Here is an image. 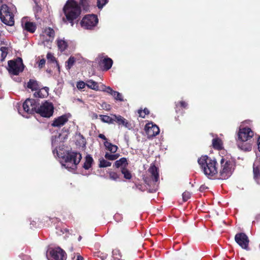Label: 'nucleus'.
<instances>
[{
    "label": "nucleus",
    "instance_id": "1",
    "mask_svg": "<svg viewBox=\"0 0 260 260\" xmlns=\"http://www.w3.org/2000/svg\"><path fill=\"white\" fill-rule=\"evenodd\" d=\"M65 137H62L61 134L53 136L52 138V152L55 155L56 153L58 157L62 158V165L68 169H75L77 165L80 161L82 156L80 153L76 152H67L66 154L62 155L60 149H57L58 147H60L61 143L65 139Z\"/></svg>",
    "mask_w": 260,
    "mask_h": 260
},
{
    "label": "nucleus",
    "instance_id": "2",
    "mask_svg": "<svg viewBox=\"0 0 260 260\" xmlns=\"http://www.w3.org/2000/svg\"><path fill=\"white\" fill-rule=\"evenodd\" d=\"M63 12L65 16L62 17V21L66 23L69 22L73 26V21L80 15L81 9L75 1L68 0L63 7Z\"/></svg>",
    "mask_w": 260,
    "mask_h": 260
},
{
    "label": "nucleus",
    "instance_id": "3",
    "mask_svg": "<svg viewBox=\"0 0 260 260\" xmlns=\"http://www.w3.org/2000/svg\"><path fill=\"white\" fill-rule=\"evenodd\" d=\"M253 135V132L249 127L240 128L237 141L238 147L243 151H250L252 146L249 141L252 138Z\"/></svg>",
    "mask_w": 260,
    "mask_h": 260
},
{
    "label": "nucleus",
    "instance_id": "4",
    "mask_svg": "<svg viewBox=\"0 0 260 260\" xmlns=\"http://www.w3.org/2000/svg\"><path fill=\"white\" fill-rule=\"evenodd\" d=\"M198 163L204 174L209 178L214 177L218 173L216 166V161L206 155L198 159Z\"/></svg>",
    "mask_w": 260,
    "mask_h": 260
},
{
    "label": "nucleus",
    "instance_id": "5",
    "mask_svg": "<svg viewBox=\"0 0 260 260\" xmlns=\"http://www.w3.org/2000/svg\"><path fill=\"white\" fill-rule=\"evenodd\" d=\"M16 9L14 6L3 5L0 7V19L5 24L13 26L14 24V15Z\"/></svg>",
    "mask_w": 260,
    "mask_h": 260
},
{
    "label": "nucleus",
    "instance_id": "6",
    "mask_svg": "<svg viewBox=\"0 0 260 260\" xmlns=\"http://www.w3.org/2000/svg\"><path fill=\"white\" fill-rule=\"evenodd\" d=\"M233 170V165L231 161L224 158L220 160V167L218 171L220 179H228L232 175Z\"/></svg>",
    "mask_w": 260,
    "mask_h": 260
},
{
    "label": "nucleus",
    "instance_id": "7",
    "mask_svg": "<svg viewBox=\"0 0 260 260\" xmlns=\"http://www.w3.org/2000/svg\"><path fill=\"white\" fill-rule=\"evenodd\" d=\"M46 257L48 260H66V252L60 247L50 248L46 252Z\"/></svg>",
    "mask_w": 260,
    "mask_h": 260
},
{
    "label": "nucleus",
    "instance_id": "8",
    "mask_svg": "<svg viewBox=\"0 0 260 260\" xmlns=\"http://www.w3.org/2000/svg\"><path fill=\"white\" fill-rule=\"evenodd\" d=\"M8 64V70L11 74L17 75L23 71L24 65L22 59L20 57L14 60H9Z\"/></svg>",
    "mask_w": 260,
    "mask_h": 260
},
{
    "label": "nucleus",
    "instance_id": "9",
    "mask_svg": "<svg viewBox=\"0 0 260 260\" xmlns=\"http://www.w3.org/2000/svg\"><path fill=\"white\" fill-rule=\"evenodd\" d=\"M54 106L52 103L45 102L42 103L37 109L36 113L44 117H50L52 116Z\"/></svg>",
    "mask_w": 260,
    "mask_h": 260
},
{
    "label": "nucleus",
    "instance_id": "10",
    "mask_svg": "<svg viewBox=\"0 0 260 260\" xmlns=\"http://www.w3.org/2000/svg\"><path fill=\"white\" fill-rule=\"evenodd\" d=\"M98 22L96 15L90 14L85 16L82 19L80 24L85 29H90L94 27Z\"/></svg>",
    "mask_w": 260,
    "mask_h": 260
},
{
    "label": "nucleus",
    "instance_id": "11",
    "mask_svg": "<svg viewBox=\"0 0 260 260\" xmlns=\"http://www.w3.org/2000/svg\"><path fill=\"white\" fill-rule=\"evenodd\" d=\"M235 240L242 248L248 249L249 239L246 234L243 233L237 234L235 236Z\"/></svg>",
    "mask_w": 260,
    "mask_h": 260
},
{
    "label": "nucleus",
    "instance_id": "12",
    "mask_svg": "<svg viewBox=\"0 0 260 260\" xmlns=\"http://www.w3.org/2000/svg\"><path fill=\"white\" fill-rule=\"evenodd\" d=\"M23 109L27 114L36 112L37 108L36 101L34 99H27L23 104Z\"/></svg>",
    "mask_w": 260,
    "mask_h": 260
},
{
    "label": "nucleus",
    "instance_id": "13",
    "mask_svg": "<svg viewBox=\"0 0 260 260\" xmlns=\"http://www.w3.org/2000/svg\"><path fill=\"white\" fill-rule=\"evenodd\" d=\"M55 32L51 27H46L44 29L40 36L41 39L45 43V42H52L54 38Z\"/></svg>",
    "mask_w": 260,
    "mask_h": 260
},
{
    "label": "nucleus",
    "instance_id": "14",
    "mask_svg": "<svg viewBox=\"0 0 260 260\" xmlns=\"http://www.w3.org/2000/svg\"><path fill=\"white\" fill-rule=\"evenodd\" d=\"M145 131L148 138L153 137L159 133V127L152 123H149L146 124Z\"/></svg>",
    "mask_w": 260,
    "mask_h": 260
},
{
    "label": "nucleus",
    "instance_id": "15",
    "mask_svg": "<svg viewBox=\"0 0 260 260\" xmlns=\"http://www.w3.org/2000/svg\"><path fill=\"white\" fill-rule=\"evenodd\" d=\"M253 179L257 184H260V158H257L253 166Z\"/></svg>",
    "mask_w": 260,
    "mask_h": 260
},
{
    "label": "nucleus",
    "instance_id": "16",
    "mask_svg": "<svg viewBox=\"0 0 260 260\" xmlns=\"http://www.w3.org/2000/svg\"><path fill=\"white\" fill-rule=\"evenodd\" d=\"M21 25L23 28L31 33H33L36 29V25L34 22L28 21L27 18H23L21 20Z\"/></svg>",
    "mask_w": 260,
    "mask_h": 260
},
{
    "label": "nucleus",
    "instance_id": "17",
    "mask_svg": "<svg viewBox=\"0 0 260 260\" xmlns=\"http://www.w3.org/2000/svg\"><path fill=\"white\" fill-rule=\"evenodd\" d=\"M114 121H116L118 124L122 125L125 127L130 129L132 127L131 124L128 121L120 115H113Z\"/></svg>",
    "mask_w": 260,
    "mask_h": 260
},
{
    "label": "nucleus",
    "instance_id": "18",
    "mask_svg": "<svg viewBox=\"0 0 260 260\" xmlns=\"http://www.w3.org/2000/svg\"><path fill=\"white\" fill-rule=\"evenodd\" d=\"M69 117L67 115H63L54 119L52 125L53 126L60 127L64 125L68 120Z\"/></svg>",
    "mask_w": 260,
    "mask_h": 260
},
{
    "label": "nucleus",
    "instance_id": "19",
    "mask_svg": "<svg viewBox=\"0 0 260 260\" xmlns=\"http://www.w3.org/2000/svg\"><path fill=\"white\" fill-rule=\"evenodd\" d=\"M153 181L157 182L159 179V174L157 168L154 166H151L148 170Z\"/></svg>",
    "mask_w": 260,
    "mask_h": 260
},
{
    "label": "nucleus",
    "instance_id": "20",
    "mask_svg": "<svg viewBox=\"0 0 260 260\" xmlns=\"http://www.w3.org/2000/svg\"><path fill=\"white\" fill-rule=\"evenodd\" d=\"M48 91L49 88L45 87L36 91L34 93V96L36 98H44L48 95Z\"/></svg>",
    "mask_w": 260,
    "mask_h": 260
},
{
    "label": "nucleus",
    "instance_id": "21",
    "mask_svg": "<svg viewBox=\"0 0 260 260\" xmlns=\"http://www.w3.org/2000/svg\"><path fill=\"white\" fill-rule=\"evenodd\" d=\"M112 64L113 61L110 58H105L101 62V64L103 66L105 70H109L111 68Z\"/></svg>",
    "mask_w": 260,
    "mask_h": 260
},
{
    "label": "nucleus",
    "instance_id": "22",
    "mask_svg": "<svg viewBox=\"0 0 260 260\" xmlns=\"http://www.w3.org/2000/svg\"><path fill=\"white\" fill-rule=\"evenodd\" d=\"M104 144L106 149L111 153H115L117 150L118 147L116 145H113L107 141H105Z\"/></svg>",
    "mask_w": 260,
    "mask_h": 260
},
{
    "label": "nucleus",
    "instance_id": "23",
    "mask_svg": "<svg viewBox=\"0 0 260 260\" xmlns=\"http://www.w3.org/2000/svg\"><path fill=\"white\" fill-rule=\"evenodd\" d=\"M127 164L126 159L124 157H122L120 159L116 160L115 162L114 166L117 168L121 167L122 169L125 168Z\"/></svg>",
    "mask_w": 260,
    "mask_h": 260
},
{
    "label": "nucleus",
    "instance_id": "24",
    "mask_svg": "<svg viewBox=\"0 0 260 260\" xmlns=\"http://www.w3.org/2000/svg\"><path fill=\"white\" fill-rule=\"evenodd\" d=\"M58 49L61 51L65 50L68 46L67 42L63 39H59L57 40Z\"/></svg>",
    "mask_w": 260,
    "mask_h": 260
},
{
    "label": "nucleus",
    "instance_id": "25",
    "mask_svg": "<svg viewBox=\"0 0 260 260\" xmlns=\"http://www.w3.org/2000/svg\"><path fill=\"white\" fill-rule=\"evenodd\" d=\"M212 146L216 149H221L222 148V142L221 139L216 137L212 140Z\"/></svg>",
    "mask_w": 260,
    "mask_h": 260
},
{
    "label": "nucleus",
    "instance_id": "26",
    "mask_svg": "<svg viewBox=\"0 0 260 260\" xmlns=\"http://www.w3.org/2000/svg\"><path fill=\"white\" fill-rule=\"evenodd\" d=\"M92 162V157L89 155H86L85 157V161L84 163L83 168L86 170L89 169L91 167Z\"/></svg>",
    "mask_w": 260,
    "mask_h": 260
},
{
    "label": "nucleus",
    "instance_id": "27",
    "mask_svg": "<svg viewBox=\"0 0 260 260\" xmlns=\"http://www.w3.org/2000/svg\"><path fill=\"white\" fill-rule=\"evenodd\" d=\"M86 86L89 88L95 90H100V89L99 88L98 83L92 80H90L87 81Z\"/></svg>",
    "mask_w": 260,
    "mask_h": 260
},
{
    "label": "nucleus",
    "instance_id": "28",
    "mask_svg": "<svg viewBox=\"0 0 260 260\" xmlns=\"http://www.w3.org/2000/svg\"><path fill=\"white\" fill-rule=\"evenodd\" d=\"M27 87L32 90H38L39 89V85L36 81L30 80L27 84Z\"/></svg>",
    "mask_w": 260,
    "mask_h": 260
},
{
    "label": "nucleus",
    "instance_id": "29",
    "mask_svg": "<svg viewBox=\"0 0 260 260\" xmlns=\"http://www.w3.org/2000/svg\"><path fill=\"white\" fill-rule=\"evenodd\" d=\"M76 61V58L74 57L71 56L66 62V68L67 70H69L73 66Z\"/></svg>",
    "mask_w": 260,
    "mask_h": 260
},
{
    "label": "nucleus",
    "instance_id": "30",
    "mask_svg": "<svg viewBox=\"0 0 260 260\" xmlns=\"http://www.w3.org/2000/svg\"><path fill=\"white\" fill-rule=\"evenodd\" d=\"M100 90L106 92L112 96H115V93H116V91L113 90L110 86H106L105 85L102 86Z\"/></svg>",
    "mask_w": 260,
    "mask_h": 260
},
{
    "label": "nucleus",
    "instance_id": "31",
    "mask_svg": "<svg viewBox=\"0 0 260 260\" xmlns=\"http://www.w3.org/2000/svg\"><path fill=\"white\" fill-rule=\"evenodd\" d=\"M100 116L101 117V120L104 122L108 123H112L114 122V118L113 117H111L107 115H101Z\"/></svg>",
    "mask_w": 260,
    "mask_h": 260
},
{
    "label": "nucleus",
    "instance_id": "32",
    "mask_svg": "<svg viewBox=\"0 0 260 260\" xmlns=\"http://www.w3.org/2000/svg\"><path fill=\"white\" fill-rule=\"evenodd\" d=\"M105 157L106 159L111 160H116L119 157V154H110L109 153H106L105 154Z\"/></svg>",
    "mask_w": 260,
    "mask_h": 260
},
{
    "label": "nucleus",
    "instance_id": "33",
    "mask_svg": "<svg viewBox=\"0 0 260 260\" xmlns=\"http://www.w3.org/2000/svg\"><path fill=\"white\" fill-rule=\"evenodd\" d=\"M111 165V163L104 159H100L99 167L100 168H104L110 167Z\"/></svg>",
    "mask_w": 260,
    "mask_h": 260
},
{
    "label": "nucleus",
    "instance_id": "34",
    "mask_svg": "<svg viewBox=\"0 0 260 260\" xmlns=\"http://www.w3.org/2000/svg\"><path fill=\"white\" fill-rule=\"evenodd\" d=\"M121 173L124 175V177L126 179H130L132 178L131 172L126 168L121 169Z\"/></svg>",
    "mask_w": 260,
    "mask_h": 260
},
{
    "label": "nucleus",
    "instance_id": "35",
    "mask_svg": "<svg viewBox=\"0 0 260 260\" xmlns=\"http://www.w3.org/2000/svg\"><path fill=\"white\" fill-rule=\"evenodd\" d=\"M1 53V60L3 61L5 59L8 54V48L6 47H2L0 49Z\"/></svg>",
    "mask_w": 260,
    "mask_h": 260
},
{
    "label": "nucleus",
    "instance_id": "36",
    "mask_svg": "<svg viewBox=\"0 0 260 260\" xmlns=\"http://www.w3.org/2000/svg\"><path fill=\"white\" fill-rule=\"evenodd\" d=\"M108 2V0H97V6L99 9H102Z\"/></svg>",
    "mask_w": 260,
    "mask_h": 260
},
{
    "label": "nucleus",
    "instance_id": "37",
    "mask_svg": "<svg viewBox=\"0 0 260 260\" xmlns=\"http://www.w3.org/2000/svg\"><path fill=\"white\" fill-rule=\"evenodd\" d=\"M191 197V193L188 191H185L182 193V199L183 201H187Z\"/></svg>",
    "mask_w": 260,
    "mask_h": 260
},
{
    "label": "nucleus",
    "instance_id": "38",
    "mask_svg": "<svg viewBox=\"0 0 260 260\" xmlns=\"http://www.w3.org/2000/svg\"><path fill=\"white\" fill-rule=\"evenodd\" d=\"M110 178L113 180H117L119 178V175L115 172H110L109 174Z\"/></svg>",
    "mask_w": 260,
    "mask_h": 260
},
{
    "label": "nucleus",
    "instance_id": "39",
    "mask_svg": "<svg viewBox=\"0 0 260 260\" xmlns=\"http://www.w3.org/2000/svg\"><path fill=\"white\" fill-rule=\"evenodd\" d=\"M86 85V83H85L83 81H79L77 82V87L79 89H83L85 86Z\"/></svg>",
    "mask_w": 260,
    "mask_h": 260
},
{
    "label": "nucleus",
    "instance_id": "40",
    "mask_svg": "<svg viewBox=\"0 0 260 260\" xmlns=\"http://www.w3.org/2000/svg\"><path fill=\"white\" fill-rule=\"evenodd\" d=\"M116 93H115V96H113L114 97V98L116 100L120 101H123V99H122V96L121 94L120 93L116 91Z\"/></svg>",
    "mask_w": 260,
    "mask_h": 260
},
{
    "label": "nucleus",
    "instance_id": "41",
    "mask_svg": "<svg viewBox=\"0 0 260 260\" xmlns=\"http://www.w3.org/2000/svg\"><path fill=\"white\" fill-rule=\"evenodd\" d=\"M47 58L48 60H50L51 62H53L55 61V58L53 56V54L51 53H48L47 54Z\"/></svg>",
    "mask_w": 260,
    "mask_h": 260
},
{
    "label": "nucleus",
    "instance_id": "42",
    "mask_svg": "<svg viewBox=\"0 0 260 260\" xmlns=\"http://www.w3.org/2000/svg\"><path fill=\"white\" fill-rule=\"evenodd\" d=\"M143 111V112L144 113V115H142V111H139V113L140 116L141 117H142V118H144L146 114H149V110L147 109H145Z\"/></svg>",
    "mask_w": 260,
    "mask_h": 260
},
{
    "label": "nucleus",
    "instance_id": "43",
    "mask_svg": "<svg viewBox=\"0 0 260 260\" xmlns=\"http://www.w3.org/2000/svg\"><path fill=\"white\" fill-rule=\"evenodd\" d=\"M45 63V60L44 59H42L40 60L39 63V67L40 68H42Z\"/></svg>",
    "mask_w": 260,
    "mask_h": 260
},
{
    "label": "nucleus",
    "instance_id": "44",
    "mask_svg": "<svg viewBox=\"0 0 260 260\" xmlns=\"http://www.w3.org/2000/svg\"><path fill=\"white\" fill-rule=\"evenodd\" d=\"M102 107H103L104 109H106V110H109V109H110V105H107L106 103H104V104L102 105Z\"/></svg>",
    "mask_w": 260,
    "mask_h": 260
},
{
    "label": "nucleus",
    "instance_id": "45",
    "mask_svg": "<svg viewBox=\"0 0 260 260\" xmlns=\"http://www.w3.org/2000/svg\"><path fill=\"white\" fill-rule=\"evenodd\" d=\"M99 137L100 138H101V139H102L104 140L105 141H107V138H106V137L105 136V135H103V134H100V135H99Z\"/></svg>",
    "mask_w": 260,
    "mask_h": 260
},
{
    "label": "nucleus",
    "instance_id": "46",
    "mask_svg": "<svg viewBox=\"0 0 260 260\" xmlns=\"http://www.w3.org/2000/svg\"><path fill=\"white\" fill-rule=\"evenodd\" d=\"M180 104L181 106L184 108H186L187 106V104L185 102L181 101L180 102Z\"/></svg>",
    "mask_w": 260,
    "mask_h": 260
},
{
    "label": "nucleus",
    "instance_id": "47",
    "mask_svg": "<svg viewBox=\"0 0 260 260\" xmlns=\"http://www.w3.org/2000/svg\"><path fill=\"white\" fill-rule=\"evenodd\" d=\"M257 146H258V149L259 151L260 152V136L259 137L258 140H257Z\"/></svg>",
    "mask_w": 260,
    "mask_h": 260
},
{
    "label": "nucleus",
    "instance_id": "48",
    "mask_svg": "<svg viewBox=\"0 0 260 260\" xmlns=\"http://www.w3.org/2000/svg\"><path fill=\"white\" fill-rule=\"evenodd\" d=\"M76 260H83V258L79 254H77Z\"/></svg>",
    "mask_w": 260,
    "mask_h": 260
},
{
    "label": "nucleus",
    "instance_id": "49",
    "mask_svg": "<svg viewBox=\"0 0 260 260\" xmlns=\"http://www.w3.org/2000/svg\"><path fill=\"white\" fill-rule=\"evenodd\" d=\"M118 252V250H114V251H113V255L115 254L116 253V252Z\"/></svg>",
    "mask_w": 260,
    "mask_h": 260
},
{
    "label": "nucleus",
    "instance_id": "50",
    "mask_svg": "<svg viewBox=\"0 0 260 260\" xmlns=\"http://www.w3.org/2000/svg\"><path fill=\"white\" fill-rule=\"evenodd\" d=\"M93 116H94V117H95V118H98V115L95 114H93Z\"/></svg>",
    "mask_w": 260,
    "mask_h": 260
},
{
    "label": "nucleus",
    "instance_id": "51",
    "mask_svg": "<svg viewBox=\"0 0 260 260\" xmlns=\"http://www.w3.org/2000/svg\"><path fill=\"white\" fill-rule=\"evenodd\" d=\"M81 238H81V236H79V237L78 238V240H79V241H80V240H81Z\"/></svg>",
    "mask_w": 260,
    "mask_h": 260
},
{
    "label": "nucleus",
    "instance_id": "52",
    "mask_svg": "<svg viewBox=\"0 0 260 260\" xmlns=\"http://www.w3.org/2000/svg\"><path fill=\"white\" fill-rule=\"evenodd\" d=\"M86 0H81V2L82 3V4L83 5V3L84 1H85Z\"/></svg>",
    "mask_w": 260,
    "mask_h": 260
},
{
    "label": "nucleus",
    "instance_id": "53",
    "mask_svg": "<svg viewBox=\"0 0 260 260\" xmlns=\"http://www.w3.org/2000/svg\"><path fill=\"white\" fill-rule=\"evenodd\" d=\"M23 117H27V116H25V115H22Z\"/></svg>",
    "mask_w": 260,
    "mask_h": 260
},
{
    "label": "nucleus",
    "instance_id": "54",
    "mask_svg": "<svg viewBox=\"0 0 260 260\" xmlns=\"http://www.w3.org/2000/svg\"><path fill=\"white\" fill-rule=\"evenodd\" d=\"M144 113L143 111H142V115H144Z\"/></svg>",
    "mask_w": 260,
    "mask_h": 260
},
{
    "label": "nucleus",
    "instance_id": "55",
    "mask_svg": "<svg viewBox=\"0 0 260 260\" xmlns=\"http://www.w3.org/2000/svg\"><path fill=\"white\" fill-rule=\"evenodd\" d=\"M2 2V0H0V3H1Z\"/></svg>",
    "mask_w": 260,
    "mask_h": 260
}]
</instances>
